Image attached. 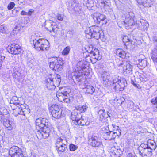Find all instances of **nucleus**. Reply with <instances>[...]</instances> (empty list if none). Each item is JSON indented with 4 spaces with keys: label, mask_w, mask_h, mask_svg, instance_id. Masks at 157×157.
Returning <instances> with one entry per match:
<instances>
[{
    "label": "nucleus",
    "mask_w": 157,
    "mask_h": 157,
    "mask_svg": "<svg viewBox=\"0 0 157 157\" xmlns=\"http://www.w3.org/2000/svg\"><path fill=\"white\" fill-rule=\"evenodd\" d=\"M35 34L31 36L30 42L33 46L34 48L39 51H47L49 49L50 44L48 41L44 38L37 39Z\"/></svg>",
    "instance_id": "f257e3e1"
},
{
    "label": "nucleus",
    "mask_w": 157,
    "mask_h": 157,
    "mask_svg": "<svg viewBox=\"0 0 157 157\" xmlns=\"http://www.w3.org/2000/svg\"><path fill=\"white\" fill-rule=\"evenodd\" d=\"M49 67L52 70L56 71H61L63 68V64L62 59L57 57H53L49 60Z\"/></svg>",
    "instance_id": "f03ea898"
},
{
    "label": "nucleus",
    "mask_w": 157,
    "mask_h": 157,
    "mask_svg": "<svg viewBox=\"0 0 157 157\" xmlns=\"http://www.w3.org/2000/svg\"><path fill=\"white\" fill-rule=\"evenodd\" d=\"M110 85L113 86L115 90L117 89L120 91H123L125 87L127 86V83L125 78L120 79L119 77L116 76L113 79L112 84Z\"/></svg>",
    "instance_id": "7ed1b4c3"
},
{
    "label": "nucleus",
    "mask_w": 157,
    "mask_h": 157,
    "mask_svg": "<svg viewBox=\"0 0 157 157\" xmlns=\"http://www.w3.org/2000/svg\"><path fill=\"white\" fill-rule=\"evenodd\" d=\"M134 17V14L132 12H129L126 13L125 19L124 21L126 29H129L131 28V27L135 25Z\"/></svg>",
    "instance_id": "20e7f679"
},
{
    "label": "nucleus",
    "mask_w": 157,
    "mask_h": 157,
    "mask_svg": "<svg viewBox=\"0 0 157 157\" xmlns=\"http://www.w3.org/2000/svg\"><path fill=\"white\" fill-rule=\"evenodd\" d=\"M89 142L93 147H98L102 144V141L100 137L97 134H94L89 138Z\"/></svg>",
    "instance_id": "39448f33"
},
{
    "label": "nucleus",
    "mask_w": 157,
    "mask_h": 157,
    "mask_svg": "<svg viewBox=\"0 0 157 157\" xmlns=\"http://www.w3.org/2000/svg\"><path fill=\"white\" fill-rule=\"evenodd\" d=\"M64 140L61 138H58L56 139V149L58 152H63L67 149V142L66 144L64 142Z\"/></svg>",
    "instance_id": "423d86ee"
},
{
    "label": "nucleus",
    "mask_w": 157,
    "mask_h": 157,
    "mask_svg": "<svg viewBox=\"0 0 157 157\" xmlns=\"http://www.w3.org/2000/svg\"><path fill=\"white\" fill-rule=\"evenodd\" d=\"M93 18L94 22L98 24H100V22H102V24H106L107 23L106 19V16L103 14L99 13H95L93 14Z\"/></svg>",
    "instance_id": "0eeeda50"
},
{
    "label": "nucleus",
    "mask_w": 157,
    "mask_h": 157,
    "mask_svg": "<svg viewBox=\"0 0 157 157\" xmlns=\"http://www.w3.org/2000/svg\"><path fill=\"white\" fill-rule=\"evenodd\" d=\"M117 66L123 67L124 73L128 74H131L132 73V66L127 61H122L120 63L118 64Z\"/></svg>",
    "instance_id": "6e6552de"
},
{
    "label": "nucleus",
    "mask_w": 157,
    "mask_h": 157,
    "mask_svg": "<svg viewBox=\"0 0 157 157\" xmlns=\"http://www.w3.org/2000/svg\"><path fill=\"white\" fill-rule=\"evenodd\" d=\"M68 7L69 9L73 10L76 13H81L82 11V7L80 4L75 1H73L71 3H68Z\"/></svg>",
    "instance_id": "1a4fd4ad"
},
{
    "label": "nucleus",
    "mask_w": 157,
    "mask_h": 157,
    "mask_svg": "<svg viewBox=\"0 0 157 157\" xmlns=\"http://www.w3.org/2000/svg\"><path fill=\"white\" fill-rule=\"evenodd\" d=\"M9 155L11 157H23V155L21 153L19 148L17 146H13L10 148Z\"/></svg>",
    "instance_id": "9d476101"
},
{
    "label": "nucleus",
    "mask_w": 157,
    "mask_h": 157,
    "mask_svg": "<svg viewBox=\"0 0 157 157\" xmlns=\"http://www.w3.org/2000/svg\"><path fill=\"white\" fill-rule=\"evenodd\" d=\"M92 33H90V36L89 38L91 37L95 38L96 39H98L100 37V28L98 26H94L91 28Z\"/></svg>",
    "instance_id": "9b49d317"
},
{
    "label": "nucleus",
    "mask_w": 157,
    "mask_h": 157,
    "mask_svg": "<svg viewBox=\"0 0 157 157\" xmlns=\"http://www.w3.org/2000/svg\"><path fill=\"white\" fill-rule=\"evenodd\" d=\"M64 88H62L56 94V96L58 100L61 102H63L65 96L69 95V92L67 90H66Z\"/></svg>",
    "instance_id": "f8f14e48"
},
{
    "label": "nucleus",
    "mask_w": 157,
    "mask_h": 157,
    "mask_svg": "<svg viewBox=\"0 0 157 157\" xmlns=\"http://www.w3.org/2000/svg\"><path fill=\"white\" fill-rule=\"evenodd\" d=\"M87 52L90 54L93 55L94 59L96 60L100 59L98 56L99 55V51L95 47H93L92 45H90L89 47V49L87 50Z\"/></svg>",
    "instance_id": "ddd939ff"
},
{
    "label": "nucleus",
    "mask_w": 157,
    "mask_h": 157,
    "mask_svg": "<svg viewBox=\"0 0 157 157\" xmlns=\"http://www.w3.org/2000/svg\"><path fill=\"white\" fill-rule=\"evenodd\" d=\"M140 57L143 58V59H140L139 57L137 59L138 63L137 64V67L140 69H142L145 68L147 65V59L144 58L145 56L142 54L140 55Z\"/></svg>",
    "instance_id": "4468645a"
},
{
    "label": "nucleus",
    "mask_w": 157,
    "mask_h": 157,
    "mask_svg": "<svg viewBox=\"0 0 157 157\" xmlns=\"http://www.w3.org/2000/svg\"><path fill=\"white\" fill-rule=\"evenodd\" d=\"M21 51L20 47L17 44H11L9 52L12 54L16 55L19 54L21 52Z\"/></svg>",
    "instance_id": "2eb2a0df"
},
{
    "label": "nucleus",
    "mask_w": 157,
    "mask_h": 157,
    "mask_svg": "<svg viewBox=\"0 0 157 157\" xmlns=\"http://www.w3.org/2000/svg\"><path fill=\"white\" fill-rule=\"evenodd\" d=\"M46 29L51 33L52 32L54 33H56L58 29L56 23L52 21L48 23Z\"/></svg>",
    "instance_id": "dca6fc26"
},
{
    "label": "nucleus",
    "mask_w": 157,
    "mask_h": 157,
    "mask_svg": "<svg viewBox=\"0 0 157 157\" xmlns=\"http://www.w3.org/2000/svg\"><path fill=\"white\" fill-rule=\"evenodd\" d=\"M148 149H139V152L142 157L145 156H148L151 157L152 156V151L151 150H148Z\"/></svg>",
    "instance_id": "f3484780"
},
{
    "label": "nucleus",
    "mask_w": 157,
    "mask_h": 157,
    "mask_svg": "<svg viewBox=\"0 0 157 157\" xmlns=\"http://www.w3.org/2000/svg\"><path fill=\"white\" fill-rule=\"evenodd\" d=\"M51 77H49L46 80V86L47 88L49 90H52L56 88V86L54 83L52 81Z\"/></svg>",
    "instance_id": "a211bd4d"
},
{
    "label": "nucleus",
    "mask_w": 157,
    "mask_h": 157,
    "mask_svg": "<svg viewBox=\"0 0 157 157\" xmlns=\"http://www.w3.org/2000/svg\"><path fill=\"white\" fill-rule=\"evenodd\" d=\"M3 124L5 127L8 128V130H11L14 126L13 122L12 121L9 119H4Z\"/></svg>",
    "instance_id": "6ab92c4d"
},
{
    "label": "nucleus",
    "mask_w": 157,
    "mask_h": 157,
    "mask_svg": "<svg viewBox=\"0 0 157 157\" xmlns=\"http://www.w3.org/2000/svg\"><path fill=\"white\" fill-rule=\"evenodd\" d=\"M49 77H51L52 79H51L53 83L58 86L59 85L61 81L60 76L59 75H50Z\"/></svg>",
    "instance_id": "aec40b11"
},
{
    "label": "nucleus",
    "mask_w": 157,
    "mask_h": 157,
    "mask_svg": "<svg viewBox=\"0 0 157 157\" xmlns=\"http://www.w3.org/2000/svg\"><path fill=\"white\" fill-rule=\"evenodd\" d=\"M137 3L140 5H142L145 7L151 6V0H136Z\"/></svg>",
    "instance_id": "412c9836"
},
{
    "label": "nucleus",
    "mask_w": 157,
    "mask_h": 157,
    "mask_svg": "<svg viewBox=\"0 0 157 157\" xmlns=\"http://www.w3.org/2000/svg\"><path fill=\"white\" fill-rule=\"evenodd\" d=\"M86 74L83 72H82L81 70L78 71L77 75L76 76V78L77 81L79 82L83 81L86 78Z\"/></svg>",
    "instance_id": "4be33fe9"
},
{
    "label": "nucleus",
    "mask_w": 157,
    "mask_h": 157,
    "mask_svg": "<svg viewBox=\"0 0 157 157\" xmlns=\"http://www.w3.org/2000/svg\"><path fill=\"white\" fill-rule=\"evenodd\" d=\"M42 120V118H40L36 119L35 121L36 128L40 132L43 130Z\"/></svg>",
    "instance_id": "5701e85b"
},
{
    "label": "nucleus",
    "mask_w": 157,
    "mask_h": 157,
    "mask_svg": "<svg viewBox=\"0 0 157 157\" xmlns=\"http://www.w3.org/2000/svg\"><path fill=\"white\" fill-rule=\"evenodd\" d=\"M81 116L80 113H78L77 111H74L72 113L71 118L72 120L75 121L76 122Z\"/></svg>",
    "instance_id": "b1692460"
},
{
    "label": "nucleus",
    "mask_w": 157,
    "mask_h": 157,
    "mask_svg": "<svg viewBox=\"0 0 157 157\" xmlns=\"http://www.w3.org/2000/svg\"><path fill=\"white\" fill-rule=\"evenodd\" d=\"M109 115L105 112H103L101 114L100 116L99 120L103 123H107Z\"/></svg>",
    "instance_id": "393cba45"
},
{
    "label": "nucleus",
    "mask_w": 157,
    "mask_h": 157,
    "mask_svg": "<svg viewBox=\"0 0 157 157\" xmlns=\"http://www.w3.org/2000/svg\"><path fill=\"white\" fill-rule=\"evenodd\" d=\"M76 124L82 126L88 125L89 124V122H87L84 120L83 117L81 116L78 121L75 123Z\"/></svg>",
    "instance_id": "a878e982"
},
{
    "label": "nucleus",
    "mask_w": 157,
    "mask_h": 157,
    "mask_svg": "<svg viewBox=\"0 0 157 157\" xmlns=\"http://www.w3.org/2000/svg\"><path fill=\"white\" fill-rule=\"evenodd\" d=\"M101 77L103 81L107 82L110 78V74L109 72L104 71L102 74Z\"/></svg>",
    "instance_id": "bb28decb"
},
{
    "label": "nucleus",
    "mask_w": 157,
    "mask_h": 157,
    "mask_svg": "<svg viewBox=\"0 0 157 157\" xmlns=\"http://www.w3.org/2000/svg\"><path fill=\"white\" fill-rule=\"evenodd\" d=\"M116 54L117 56L123 59L126 57V54L125 52L121 49H118L116 50Z\"/></svg>",
    "instance_id": "cd10ccee"
},
{
    "label": "nucleus",
    "mask_w": 157,
    "mask_h": 157,
    "mask_svg": "<svg viewBox=\"0 0 157 157\" xmlns=\"http://www.w3.org/2000/svg\"><path fill=\"white\" fill-rule=\"evenodd\" d=\"M149 149L152 150H155L156 147L155 143L153 141L149 140L147 142Z\"/></svg>",
    "instance_id": "c85d7f7f"
},
{
    "label": "nucleus",
    "mask_w": 157,
    "mask_h": 157,
    "mask_svg": "<svg viewBox=\"0 0 157 157\" xmlns=\"http://www.w3.org/2000/svg\"><path fill=\"white\" fill-rule=\"evenodd\" d=\"M76 110L82 113L85 112L87 110L88 107L87 105H85L82 106H78L76 107Z\"/></svg>",
    "instance_id": "c756f323"
},
{
    "label": "nucleus",
    "mask_w": 157,
    "mask_h": 157,
    "mask_svg": "<svg viewBox=\"0 0 157 157\" xmlns=\"http://www.w3.org/2000/svg\"><path fill=\"white\" fill-rule=\"evenodd\" d=\"M51 113L53 117L58 119L61 117L62 112L60 110L57 112L53 111V112H51Z\"/></svg>",
    "instance_id": "7c9ffc66"
},
{
    "label": "nucleus",
    "mask_w": 157,
    "mask_h": 157,
    "mask_svg": "<svg viewBox=\"0 0 157 157\" xmlns=\"http://www.w3.org/2000/svg\"><path fill=\"white\" fill-rule=\"evenodd\" d=\"M86 89V92L87 93L92 94L95 91L94 88L92 86L87 85L85 88Z\"/></svg>",
    "instance_id": "2f4dec72"
},
{
    "label": "nucleus",
    "mask_w": 157,
    "mask_h": 157,
    "mask_svg": "<svg viewBox=\"0 0 157 157\" xmlns=\"http://www.w3.org/2000/svg\"><path fill=\"white\" fill-rule=\"evenodd\" d=\"M151 56L154 62H157V52L156 50L154 49L152 50Z\"/></svg>",
    "instance_id": "473e14b6"
},
{
    "label": "nucleus",
    "mask_w": 157,
    "mask_h": 157,
    "mask_svg": "<svg viewBox=\"0 0 157 157\" xmlns=\"http://www.w3.org/2000/svg\"><path fill=\"white\" fill-rule=\"evenodd\" d=\"M114 134V132L112 131H109V132H107L106 135L105 136H107V139L109 140H111L115 139V138H113V136Z\"/></svg>",
    "instance_id": "72a5a7b5"
},
{
    "label": "nucleus",
    "mask_w": 157,
    "mask_h": 157,
    "mask_svg": "<svg viewBox=\"0 0 157 157\" xmlns=\"http://www.w3.org/2000/svg\"><path fill=\"white\" fill-rule=\"evenodd\" d=\"M8 30V27L6 25H2L0 26V31L2 33H6Z\"/></svg>",
    "instance_id": "f704fd0d"
},
{
    "label": "nucleus",
    "mask_w": 157,
    "mask_h": 157,
    "mask_svg": "<svg viewBox=\"0 0 157 157\" xmlns=\"http://www.w3.org/2000/svg\"><path fill=\"white\" fill-rule=\"evenodd\" d=\"M19 101L18 98L16 96H14L11 98L10 101V103L17 105L19 104Z\"/></svg>",
    "instance_id": "c9c22d12"
},
{
    "label": "nucleus",
    "mask_w": 157,
    "mask_h": 157,
    "mask_svg": "<svg viewBox=\"0 0 157 157\" xmlns=\"http://www.w3.org/2000/svg\"><path fill=\"white\" fill-rule=\"evenodd\" d=\"M42 124H43V129L47 128L48 126V120L45 118H42Z\"/></svg>",
    "instance_id": "e433bc0d"
},
{
    "label": "nucleus",
    "mask_w": 157,
    "mask_h": 157,
    "mask_svg": "<svg viewBox=\"0 0 157 157\" xmlns=\"http://www.w3.org/2000/svg\"><path fill=\"white\" fill-rule=\"evenodd\" d=\"M70 50V47L69 46L66 47L62 52V54L64 55H67L69 53Z\"/></svg>",
    "instance_id": "4c0bfd02"
},
{
    "label": "nucleus",
    "mask_w": 157,
    "mask_h": 157,
    "mask_svg": "<svg viewBox=\"0 0 157 157\" xmlns=\"http://www.w3.org/2000/svg\"><path fill=\"white\" fill-rule=\"evenodd\" d=\"M50 110L52 111V112H53V111L57 112L60 110V109L59 106L56 104H53L51 106Z\"/></svg>",
    "instance_id": "58836bf2"
},
{
    "label": "nucleus",
    "mask_w": 157,
    "mask_h": 157,
    "mask_svg": "<svg viewBox=\"0 0 157 157\" xmlns=\"http://www.w3.org/2000/svg\"><path fill=\"white\" fill-rule=\"evenodd\" d=\"M138 79L140 80V82H144L147 81V79L143 74H140L138 77Z\"/></svg>",
    "instance_id": "ea45409f"
},
{
    "label": "nucleus",
    "mask_w": 157,
    "mask_h": 157,
    "mask_svg": "<svg viewBox=\"0 0 157 157\" xmlns=\"http://www.w3.org/2000/svg\"><path fill=\"white\" fill-rule=\"evenodd\" d=\"M78 147L73 144H71L69 145L70 150L71 151H74L78 148Z\"/></svg>",
    "instance_id": "a19ab883"
},
{
    "label": "nucleus",
    "mask_w": 157,
    "mask_h": 157,
    "mask_svg": "<svg viewBox=\"0 0 157 157\" xmlns=\"http://www.w3.org/2000/svg\"><path fill=\"white\" fill-rule=\"evenodd\" d=\"M18 114L19 115H25V110H25V109L24 108L23 109H22V108L21 107H19L18 108Z\"/></svg>",
    "instance_id": "79ce46f5"
},
{
    "label": "nucleus",
    "mask_w": 157,
    "mask_h": 157,
    "mask_svg": "<svg viewBox=\"0 0 157 157\" xmlns=\"http://www.w3.org/2000/svg\"><path fill=\"white\" fill-rule=\"evenodd\" d=\"M134 103L132 101H130L129 102L128 105V106L131 109H133V110H134L135 111L136 110V109L134 108Z\"/></svg>",
    "instance_id": "37998d69"
},
{
    "label": "nucleus",
    "mask_w": 157,
    "mask_h": 157,
    "mask_svg": "<svg viewBox=\"0 0 157 157\" xmlns=\"http://www.w3.org/2000/svg\"><path fill=\"white\" fill-rule=\"evenodd\" d=\"M40 135H41L42 136L43 138L44 139H45L49 136L48 132H44V131H43L42 133L40 132Z\"/></svg>",
    "instance_id": "c03bdc74"
},
{
    "label": "nucleus",
    "mask_w": 157,
    "mask_h": 157,
    "mask_svg": "<svg viewBox=\"0 0 157 157\" xmlns=\"http://www.w3.org/2000/svg\"><path fill=\"white\" fill-rule=\"evenodd\" d=\"M101 130L102 131L105 133V136L106 135V134H107V132H109V131H110L109 130L108 127L107 126L103 127L101 128Z\"/></svg>",
    "instance_id": "a18cd8bd"
},
{
    "label": "nucleus",
    "mask_w": 157,
    "mask_h": 157,
    "mask_svg": "<svg viewBox=\"0 0 157 157\" xmlns=\"http://www.w3.org/2000/svg\"><path fill=\"white\" fill-rule=\"evenodd\" d=\"M114 132V134L113 136V138H116L117 136H119L121 134V130L119 129L117 130L116 131L113 132Z\"/></svg>",
    "instance_id": "49530a36"
},
{
    "label": "nucleus",
    "mask_w": 157,
    "mask_h": 157,
    "mask_svg": "<svg viewBox=\"0 0 157 157\" xmlns=\"http://www.w3.org/2000/svg\"><path fill=\"white\" fill-rule=\"evenodd\" d=\"M15 5L13 2H10L8 5L7 8L9 10H11L12 9Z\"/></svg>",
    "instance_id": "de8ad7c7"
},
{
    "label": "nucleus",
    "mask_w": 157,
    "mask_h": 157,
    "mask_svg": "<svg viewBox=\"0 0 157 157\" xmlns=\"http://www.w3.org/2000/svg\"><path fill=\"white\" fill-rule=\"evenodd\" d=\"M74 32L72 31H69L67 32L66 36L68 37H72L73 35Z\"/></svg>",
    "instance_id": "09e8293b"
},
{
    "label": "nucleus",
    "mask_w": 157,
    "mask_h": 157,
    "mask_svg": "<svg viewBox=\"0 0 157 157\" xmlns=\"http://www.w3.org/2000/svg\"><path fill=\"white\" fill-rule=\"evenodd\" d=\"M140 147H141L142 149H149L147 143L146 144L142 143L140 145Z\"/></svg>",
    "instance_id": "8fccbe9b"
},
{
    "label": "nucleus",
    "mask_w": 157,
    "mask_h": 157,
    "mask_svg": "<svg viewBox=\"0 0 157 157\" xmlns=\"http://www.w3.org/2000/svg\"><path fill=\"white\" fill-rule=\"evenodd\" d=\"M122 40L124 43H126L130 41V40L127 36H124L123 37Z\"/></svg>",
    "instance_id": "3c124183"
},
{
    "label": "nucleus",
    "mask_w": 157,
    "mask_h": 157,
    "mask_svg": "<svg viewBox=\"0 0 157 157\" xmlns=\"http://www.w3.org/2000/svg\"><path fill=\"white\" fill-rule=\"evenodd\" d=\"M69 95H67V96H65V98L64 99L63 101L64 102H65L67 103H69L70 102V99L68 98V96H69Z\"/></svg>",
    "instance_id": "603ef678"
},
{
    "label": "nucleus",
    "mask_w": 157,
    "mask_h": 157,
    "mask_svg": "<svg viewBox=\"0 0 157 157\" xmlns=\"http://www.w3.org/2000/svg\"><path fill=\"white\" fill-rule=\"evenodd\" d=\"M151 103L154 105L157 104V96L152 98L151 101Z\"/></svg>",
    "instance_id": "864d4df0"
},
{
    "label": "nucleus",
    "mask_w": 157,
    "mask_h": 157,
    "mask_svg": "<svg viewBox=\"0 0 157 157\" xmlns=\"http://www.w3.org/2000/svg\"><path fill=\"white\" fill-rule=\"evenodd\" d=\"M112 125L114 128L113 129V132L116 131L117 130H118L120 129L118 126H117L116 125L114 124H112Z\"/></svg>",
    "instance_id": "5fc2aeb1"
},
{
    "label": "nucleus",
    "mask_w": 157,
    "mask_h": 157,
    "mask_svg": "<svg viewBox=\"0 0 157 157\" xmlns=\"http://www.w3.org/2000/svg\"><path fill=\"white\" fill-rule=\"evenodd\" d=\"M112 155H114L116 156L117 157H119V154L117 152V150L115 149L112 152Z\"/></svg>",
    "instance_id": "6e6d98bb"
},
{
    "label": "nucleus",
    "mask_w": 157,
    "mask_h": 157,
    "mask_svg": "<svg viewBox=\"0 0 157 157\" xmlns=\"http://www.w3.org/2000/svg\"><path fill=\"white\" fill-rule=\"evenodd\" d=\"M56 17L58 20L60 21H62L63 19V16L60 14H58L56 16Z\"/></svg>",
    "instance_id": "4d7b16f0"
},
{
    "label": "nucleus",
    "mask_w": 157,
    "mask_h": 157,
    "mask_svg": "<svg viewBox=\"0 0 157 157\" xmlns=\"http://www.w3.org/2000/svg\"><path fill=\"white\" fill-rule=\"evenodd\" d=\"M91 29L90 28H88V29L85 31V33L86 34L89 35L90 36V33H92Z\"/></svg>",
    "instance_id": "13d9d810"
},
{
    "label": "nucleus",
    "mask_w": 157,
    "mask_h": 157,
    "mask_svg": "<svg viewBox=\"0 0 157 157\" xmlns=\"http://www.w3.org/2000/svg\"><path fill=\"white\" fill-rule=\"evenodd\" d=\"M82 62H78L77 65V68L79 69H82L83 67L82 66H80V65L81 64H82Z\"/></svg>",
    "instance_id": "bf43d9fd"
},
{
    "label": "nucleus",
    "mask_w": 157,
    "mask_h": 157,
    "mask_svg": "<svg viewBox=\"0 0 157 157\" xmlns=\"http://www.w3.org/2000/svg\"><path fill=\"white\" fill-rule=\"evenodd\" d=\"M13 77L14 79H17L18 77V75L15 73H13Z\"/></svg>",
    "instance_id": "052dcab7"
},
{
    "label": "nucleus",
    "mask_w": 157,
    "mask_h": 157,
    "mask_svg": "<svg viewBox=\"0 0 157 157\" xmlns=\"http://www.w3.org/2000/svg\"><path fill=\"white\" fill-rule=\"evenodd\" d=\"M152 40L154 43L157 44V37L156 36H153Z\"/></svg>",
    "instance_id": "680f3d73"
},
{
    "label": "nucleus",
    "mask_w": 157,
    "mask_h": 157,
    "mask_svg": "<svg viewBox=\"0 0 157 157\" xmlns=\"http://www.w3.org/2000/svg\"><path fill=\"white\" fill-rule=\"evenodd\" d=\"M27 12L24 10L22 11L21 13V14L22 15H27Z\"/></svg>",
    "instance_id": "e2e57ef3"
},
{
    "label": "nucleus",
    "mask_w": 157,
    "mask_h": 157,
    "mask_svg": "<svg viewBox=\"0 0 157 157\" xmlns=\"http://www.w3.org/2000/svg\"><path fill=\"white\" fill-rule=\"evenodd\" d=\"M128 156V157H137L136 155H133L131 153H129Z\"/></svg>",
    "instance_id": "0e129e2a"
},
{
    "label": "nucleus",
    "mask_w": 157,
    "mask_h": 157,
    "mask_svg": "<svg viewBox=\"0 0 157 157\" xmlns=\"http://www.w3.org/2000/svg\"><path fill=\"white\" fill-rule=\"evenodd\" d=\"M4 57L0 55V63H2V60L4 59Z\"/></svg>",
    "instance_id": "69168bd1"
},
{
    "label": "nucleus",
    "mask_w": 157,
    "mask_h": 157,
    "mask_svg": "<svg viewBox=\"0 0 157 157\" xmlns=\"http://www.w3.org/2000/svg\"><path fill=\"white\" fill-rule=\"evenodd\" d=\"M33 12V11L29 10V12L28 13L27 12V15L31 16Z\"/></svg>",
    "instance_id": "338daca9"
},
{
    "label": "nucleus",
    "mask_w": 157,
    "mask_h": 157,
    "mask_svg": "<svg viewBox=\"0 0 157 157\" xmlns=\"http://www.w3.org/2000/svg\"><path fill=\"white\" fill-rule=\"evenodd\" d=\"M131 82L132 83V84H133V85L135 87H136L137 86V85L136 84L134 81H133L132 80H131Z\"/></svg>",
    "instance_id": "774afa93"
}]
</instances>
